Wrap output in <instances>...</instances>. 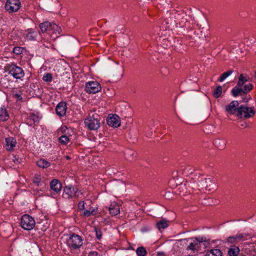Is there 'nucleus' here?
Here are the masks:
<instances>
[{
	"mask_svg": "<svg viewBox=\"0 0 256 256\" xmlns=\"http://www.w3.org/2000/svg\"><path fill=\"white\" fill-rule=\"evenodd\" d=\"M22 160L16 156H14L13 162L16 164H20Z\"/></svg>",
	"mask_w": 256,
	"mask_h": 256,
	"instance_id": "nucleus-38",
	"label": "nucleus"
},
{
	"mask_svg": "<svg viewBox=\"0 0 256 256\" xmlns=\"http://www.w3.org/2000/svg\"><path fill=\"white\" fill-rule=\"evenodd\" d=\"M21 6L20 0H7L5 4L6 11L9 12H17Z\"/></svg>",
	"mask_w": 256,
	"mask_h": 256,
	"instance_id": "nucleus-7",
	"label": "nucleus"
},
{
	"mask_svg": "<svg viewBox=\"0 0 256 256\" xmlns=\"http://www.w3.org/2000/svg\"><path fill=\"white\" fill-rule=\"evenodd\" d=\"M9 118V116L6 109L2 108L0 110V120L2 121H6Z\"/></svg>",
	"mask_w": 256,
	"mask_h": 256,
	"instance_id": "nucleus-25",
	"label": "nucleus"
},
{
	"mask_svg": "<svg viewBox=\"0 0 256 256\" xmlns=\"http://www.w3.org/2000/svg\"><path fill=\"white\" fill-rule=\"evenodd\" d=\"M110 213L112 216H116L120 212V206L115 202H112L108 208Z\"/></svg>",
	"mask_w": 256,
	"mask_h": 256,
	"instance_id": "nucleus-18",
	"label": "nucleus"
},
{
	"mask_svg": "<svg viewBox=\"0 0 256 256\" xmlns=\"http://www.w3.org/2000/svg\"><path fill=\"white\" fill-rule=\"evenodd\" d=\"M5 80L4 78H0V84L4 86L5 82H4V81Z\"/></svg>",
	"mask_w": 256,
	"mask_h": 256,
	"instance_id": "nucleus-42",
	"label": "nucleus"
},
{
	"mask_svg": "<svg viewBox=\"0 0 256 256\" xmlns=\"http://www.w3.org/2000/svg\"><path fill=\"white\" fill-rule=\"evenodd\" d=\"M66 158H67V159H69L70 158H69V157H68V156H66Z\"/></svg>",
	"mask_w": 256,
	"mask_h": 256,
	"instance_id": "nucleus-45",
	"label": "nucleus"
},
{
	"mask_svg": "<svg viewBox=\"0 0 256 256\" xmlns=\"http://www.w3.org/2000/svg\"><path fill=\"white\" fill-rule=\"evenodd\" d=\"M222 252L220 250L214 248L208 252L206 256H222Z\"/></svg>",
	"mask_w": 256,
	"mask_h": 256,
	"instance_id": "nucleus-21",
	"label": "nucleus"
},
{
	"mask_svg": "<svg viewBox=\"0 0 256 256\" xmlns=\"http://www.w3.org/2000/svg\"><path fill=\"white\" fill-rule=\"evenodd\" d=\"M194 240H196L200 244V247L201 246V244L206 242V238L204 237H196L194 238Z\"/></svg>",
	"mask_w": 256,
	"mask_h": 256,
	"instance_id": "nucleus-36",
	"label": "nucleus"
},
{
	"mask_svg": "<svg viewBox=\"0 0 256 256\" xmlns=\"http://www.w3.org/2000/svg\"><path fill=\"white\" fill-rule=\"evenodd\" d=\"M107 124L108 126L114 128L118 127L120 124L119 116L116 114L109 116L107 118Z\"/></svg>",
	"mask_w": 256,
	"mask_h": 256,
	"instance_id": "nucleus-11",
	"label": "nucleus"
},
{
	"mask_svg": "<svg viewBox=\"0 0 256 256\" xmlns=\"http://www.w3.org/2000/svg\"><path fill=\"white\" fill-rule=\"evenodd\" d=\"M254 78H256V71L255 72V73H254Z\"/></svg>",
	"mask_w": 256,
	"mask_h": 256,
	"instance_id": "nucleus-44",
	"label": "nucleus"
},
{
	"mask_svg": "<svg viewBox=\"0 0 256 256\" xmlns=\"http://www.w3.org/2000/svg\"><path fill=\"white\" fill-rule=\"evenodd\" d=\"M248 82V79L243 74H241L238 78V82L237 86H242L246 82Z\"/></svg>",
	"mask_w": 256,
	"mask_h": 256,
	"instance_id": "nucleus-28",
	"label": "nucleus"
},
{
	"mask_svg": "<svg viewBox=\"0 0 256 256\" xmlns=\"http://www.w3.org/2000/svg\"><path fill=\"white\" fill-rule=\"evenodd\" d=\"M82 195V192L79 190L76 187L71 185L65 186L63 190V197L65 198H70L74 197L79 198Z\"/></svg>",
	"mask_w": 256,
	"mask_h": 256,
	"instance_id": "nucleus-2",
	"label": "nucleus"
},
{
	"mask_svg": "<svg viewBox=\"0 0 256 256\" xmlns=\"http://www.w3.org/2000/svg\"><path fill=\"white\" fill-rule=\"evenodd\" d=\"M24 38L28 40H36L38 36V32L33 29H28L24 33Z\"/></svg>",
	"mask_w": 256,
	"mask_h": 256,
	"instance_id": "nucleus-14",
	"label": "nucleus"
},
{
	"mask_svg": "<svg viewBox=\"0 0 256 256\" xmlns=\"http://www.w3.org/2000/svg\"><path fill=\"white\" fill-rule=\"evenodd\" d=\"M69 140V138L66 135L62 136L59 138L60 142L62 144H66Z\"/></svg>",
	"mask_w": 256,
	"mask_h": 256,
	"instance_id": "nucleus-30",
	"label": "nucleus"
},
{
	"mask_svg": "<svg viewBox=\"0 0 256 256\" xmlns=\"http://www.w3.org/2000/svg\"><path fill=\"white\" fill-rule=\"evenodd\" d=\"M240 253V249L236 246H232L228 250V254L230 256H237Z\"/></svg>",
	"mask_w": 256,
	"mask_h": 256,
	"instance_id": "nucleus-19",
	"label": "nucleus"
},
{
	"mask_svg": "<svg viewBox=\"0 0 256 256\" xmlns=\"http://www.w3.org/2000/svg\"><path fill=\"white\" fill-rule=\"evenodd\" d=\"M39 27L42 33L48 32L50 34H55L56 36L60 34L61 29L56 24L45 22L40 24Z\"/></svg>",
	"mask_w": 256,
	"mask_h": 256,
	"instance_id": "nucleus-1",
	"label": "nucleus"
},
{
	"mask_svg": "<svg viewBox=\"0 0 256 256\" xmlns=\"http://www.w3.org/2000/svg\"><path fill=\"white\" fill-rule=\"evenodd\" d=\"M45 40V39L42 38V40Z\"/></svg>",
	"mask_w": 256,
	"mask_h": 256,
	"instance_id": "nucleus-46",
	"label": "nucleus"
},
{
	"mask_svg": "<svg viewBox=\"0 0 256 256\" xmlns=\"http://www.w3.org/2000/svg\"><path fill=\"white\" fill-rule=\"evenodd\" d=\"M199 186H200L202 188H204L206 190L210 191L214 188L215 184L212 182V178H208L200 180V182Z\"/></svg>",
	"mask_w": 256,
	"mask_h": 256,
	"instance_id": "nucleus-10",
	"label": "nucleus"
},
{
	"mask_svg": "<svg viewBox=\"0 0 256 256\" xmlns=\"http://www.w3.org/2000/svg\"><path fill=\"white\" fill-rule=\"evenodd\" d=\"M237 86L232 90V93L234 96L244 94L243 88Z\"/></svg>",
	"mask_w": 256,
	"mask_h": 256,
	"instance_id": "nucleus-23",
	"label": "nucleus"
},
{
	"mask_svg": "<svg viewBox=\"0 0 256 256\" xmlns=\"http://www.w3.org/2000/svg\"><path fill=\"white\" fill-rule=\"evenodd\" d=\"M66 103L65 102H60L56 106V113L60 116H64L66 113Z\"/></svg>",
	"mask_w": 256,
	"mask_h": 256,
	"instance_id": "nucleus-15",
	"label": "nucleus"
},
{
	"mask_svg": "<svg viewBox=\"0 0 256 256\" xmlns=\"http://www.w3.org/2000/svg\"><path fill=\"white\" fill-rule=\"evenodd\" d=\"M136 252L138 256H145L146 251L144 247H139L137 248Z\"/></svg>",
	"mask_w": 256,
	"mask_h": 256,
	"instance_id": "nucleus-29",
	"label": "nucleus"
},
{
	"mask_svg": "<svg viewBox=\"0 0 256 256\" xmlns=\"http://www.w3.org/2000/svg\"><path fill=\"white\" fill-rule=\"evenodd\" d=\"M6 146L8 150H12L16 144V140L12 137L6 138Z\"/></svg>",
	"mask_w": 256,
	"mask_h": 256,
	"instance_id": "nucleus-17",
	"label": "nucleus"
},
{
	"mask_svg": "<svg viewBox=\"0 0 256 256\" xmlns=\"http://www.w3.org/2000/svg\"><path fill=\"white\" fill-rule=\"evenodd\" d=\"M190 240L192 241L188 246L186 250H192L194 252L199 251L200 250V242H198L196 240H194L193 238H190Z\"/></svg>",
	"mask_w": 256,
	"mask_h": 256,
	"instance_id": "nucleus-16",
	"label": "nucleus"
},
{
	"mask_svg": "<svg viewBox=\"0 0 256 256\" xmlns=\"http://www.w3.org/2000/svg\"><path fill=\"white\" fill-rule=\"evenodd\" d=\"M222 94V87L220 86H218L216 87V88L214 90L213 92V95L214 98H218L220 97Z\"/></svg>",
	"mask_w": 256,
	"mask_h": 256,
	"instance_id": "nucleus-26",
	"label": "nucleus"
},
{
	"mask_svg": "<svg viewBox=\"0 0 256 256\" xmlns=\"http://www.w3.org/2000/svg\"><path fill=\"white\" fill-rule=\"evenodd\" d=\"M50 162L44 159H40L37 162L38 166L42 168H44L50 166Z\"/></svg>",
	"mask_w": 256,
	"mask_h": 256,
	"instance_id": "nucleus-24",
	"label": "nucleus"
},
{
	"mask_svg": "<svg viewBox=\"0 0 256 256\" xmlns=\"http://www.w3.org/2000/svg\"><path fill=\"white\" fill-rule=\"evenodd\" d=\"M94 232L97 238L100 240L102 238V232L98 228H94Z\"/></svg>",
	"mask_w": 256,
	"mask_h": 256,
	"instance_id": "nucleus-32",
	"label": "nucleus"
},
{
	"mask_svg": "<svg viewBox=\"0 0 256 256\" xmlns=\"http://www.w3.org/2000/svg\"><path fill=\"white\" fill-rule=\"evenodd\" d=\"M136 156V152L132 150H127L125 153L126 158L129 160H131Z\"/></svg>",
	"mask_w": 256,
	"mask_h": 256,
	"instance_id": "nucleus-22",
	"label": "nucleus"
},
{
	"mask_svg": "<svg viewBox=\"0 0 256 256\" xmlns=\"http://www.w3.org/2000/svg\"><path fill=\"white\" fill-rule=\"evenodd\" d=\"M157 255L158 256H164V253L162 252H158Z\"/></svg>",
	"mask_w": 256,
	"mask_h": 256,
	"instance_id": "nucleus-43",
	"label": "nucleus"
},
{
	"mask_svg": "<svg viewBox=\"0 0 256 256\" xmlns=\"http://www.w3.org/2000/svg\"><path fill=\"white\" fill-rule=\"evenodd\" d=\"M9 72L16 79L21 78L24 75L23 70L14 64H12L10 66Z\"/></svg>",
	"mask_w": 256,
	"mask_h": 256,
	"instance_id": "nucleus-9",
	"label": "nucleus"
},
{
	"mask_svg": "<svg viewBox=\"0 0 256 256\" xmlns=\"http://www.w3.org/2000/svg\"><path fill=\"white\" fill-rule=\"evenodd\" d=\"M34 182L38 186H41L42 184H41V182H40V176H36L34 180Z\"/></svg>",
	"mask_w": 256,
	"mask_h": 256,
	"instance_id": "nucleus-37",
	"label": "nucleus"
},
{
	"mask_svg": "<svg viewBox=\"0 0 256 256\" xmlns=\"http://www.w3.org/2000/svg\"><path fill=\"white\" fill-rule=\"evenodd\" d=\"M234 240H236V238L234 237H230L227 240V242H231V243H232Z\"/></svg>",
	"mask_w": 256,
	"mask_h": 256,
	"instance_id": "nucleus-41",
	"label": "nucleus"
},
{
	"mask_svg": "<svg viewBox=\"0 0 256 256\" xmlns=\"http://www.w3.org/2000/svg\"><path fill=\"white\" fill-rule=\"evenodd\" d=\"M21 226L26 230H30L34 227L36 222L34 218L26 214L21 218Z\"/></svg>",
	"mask_w": 256,
	"mask_h": 256,
	"instance_id": "nucleus-3",
	"label": "nucleus"
},
{
	"mask_svg": "<svg viewBox=\"0 0 256 256\" xmlns=\"http://www.w3.org/2000/svg\"><path fill=\"white\" fill-rule=\"evenodd\" d=\"M84 124L90 130H97L100 127L99 120L94 116H90L86 118Z\"/></svg>",
	"mask_w": 256,
	"mask_h": 256,
	"instance_id": "nucleus-6",
	"label": "nucleus"
},
{
	"mask_svg": "<svg viewBox=\"0 0 256 256\" xmlns=\"http://www.w3.org/2000/svg\"><path fill=\"white\" fill-rule=\"evenodd\" d=\"M232 72H233V70H229L226 72H224L220 76V78L218 79V80L220 82H223L226 78H227L228 76H230L232 73Z\"/></svg>",
	"mask_w": 256,
	"mask_h": 256,
	"instance_id": "nucleus-27",
	"label": "nucleus"
},
{
	"mask_svg": "<svg viewBox=\"0 0 256 256\" xmlns=\"http://www.w3.org/2000/svg\"><path fill=\"white\" fill-rule=\"evenodd\" d=\"M100 90L101 86L97 82H88L86 84V91L89 94H96Z\"/></svg>",
	"mask_w": 256,
	"mask_h": 256,
	"instance_id": "nucleus-8",
	"label": "nucleus"
},
{
	"mask_svg": "<svg viewBox=\"0 0 256 256\" xmlns=\"http://www.w3.org/2000/svg\"><path fill=\"white\" fill-rule=\"evenodd\" d=\"M168 226V221L164 219H162L156 223V226L160 230L166 228Z\"/></svg>",
	"mask_w": 256,
	"mask_h": 256,
	"instance_id": "nucleus-20",
	"label": "nucleus"
},
{
	"mask_svg": "<svg viewBox=\"0 0 256 256\" xmlns=\"http://www.w3.org/2000/svg\"><path fill=\"white\" fill-rule=\"evenodd\" d=\"M67 244L70 248L76 249L82 245V238L80 236L74 234L68 240Z\"/></svg>",
	"mask_w": 256,
	"mask_h": 256,
	"instance_id": "nucleus-5",
	"label": "nucleus"
},
{
	"mask_svg": "<svg viewBox=\"0 0 256 256\" xmlns=\"http://www.w3.org/2000/svg\"><path fill=\"white\" fill-rule=\"evenodd\" d=\"M88 256H100L96 252H91L89 253Z\"/></svg>",
	"mask_w": 256,
	"mask_h": 256,
	"instance_id": "nucleus-40",
	"label": "nucleus"
},
{
	"mask_svg": "<svg viewBox=\"0 0 256 256\" xmlns=\"http://www.w3.org/2000/svg\"><path fill=\"white\" fill-rule=\"evenodd\" d=\"M238 102L236 100H234L230 102L229 104L226 106V110L230 114H238Z\"/></svg>",
	"mask_w": 256,
	"mask_h": 256,
	"instance_id": "nucleus-12",
	"label": "nucleus"
},
{
	"mask_svg": "<svg viewBox=\"0 0 256 256\" xmlns=\"http://www.w3.org/2000/svg\"><path fill=\"white\" fill-rule=\"evenodd\" d=\"M252 84H250L245 85L243 88L244 94L248 92L252 89Z\"/></svg>",
	"mask_w": 256,
	"mask_h": 256,
	"instance_id": "nucleus-33",
	"label": "nucleus"
},
{
	"mask_svg": "<svg viewBox=\"0 0 256 256\" xmlns=\"http://www.w3.org/2000/svg\"><path fill=\"white\" fill-rule=\"evenodd\" d=\"M96 213V211L94 208L92 209L91 208L89 210H84V214L86 216H89L91 214L95 215Z\"/></svg>",
	"mask_w": 256,
	"mask_h": 256,
	"instance_id": "nucleus-31",
	"label": "nucleus"
},
{
	"mask_svg": "<svg viewBox=\"0 0 256 256\" xmlns=\"http://www.w3.org/2000/svg\"><path fill=\"white\" fill-rule=\"evenodd\" d=\"M42 79L46 82H51L52 80V76L51 74L48 73L43 76Z\"/></svg>",
	"mask_w": 256,
	"mask_h": 256,
	"instance_id": "nucleus-34",
	"label": "nucleus"
},
{
	"mask_svg": "<svg viewBox=\"0 0 256 256\" xmlns=\"http://www.w3.org/2000/svg\"><path fill=\"white\" fill-rule=\"evenodd\" d=\"M50 189L56 194H59L62 189L61 183L56 179H54L50 182Z\"/></svg>",
	"mask_w": 256,
	"mask_h": 256,
	"instance_id": "nucleus-13",
	"label": "nucleus"
},
{
	"mask_svg": "<svg viewBox=\"0 0 256 256\" xmlns=\"http://www.w3.org/2000/svg\"><path fill=\"white\" fill-rule=\"evenodd\" d=\"M23 49L20 47H14L13 49V52L16 54H20L22 52Z\"/></svg>",
	"mask_w": 256,
	"mask_h": 256,
	"instance_id": "nucleus-35",
	"label": "nucleus"
},
{
	"mask_svg": "<svg viewBox=\"0 0 256 256\" xmlns=\"http://www.w3.org/2000/svg\"><path fill=\"white\" fill-rule=\"evenodd\" d=\"M255 112L252 108H248L245 106H240L238 110L236 116L240 118H248L252 116Z\"/></svg>",
	"mask_w": 256,
	"mask_h": 256,
	"instance_id": "nucleus-4",
	"label": "nucleus"
},
{
	"mask_svg": "<svg viewBox=\"0 0 256 256\" xmlns=\"http://www.w3.org/2000/svg\"><path fill=\"white\" fill-rule=\"evenodd\" d=\"M78 208L80 210H84V202L83 201L80 202L78 204Z\"/></svg>",
	"mask_w": 256,
	"mask_h": 256,
	"instance_id": "nucleus-39",
	"label": "nucleus"
}]
</instances>
